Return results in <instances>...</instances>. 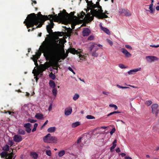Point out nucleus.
<instances>
[{"label":"nucleus","instance_id":"obj_17","mask_svg":"<svg viewBox=\"0 0 159 159\" xmlns=\"http://www.w3.org/2000/svg\"><path fill=\"white\" fill-rule=\"evenodd\" d=\"M61 11L58 14V16L57 14H55L54 15L53 17L55 19L58 20L62 19L63 15Z\"/></svg>","mask_w":159,"mask_h":159},{"label":"nucleus","instance_id":"obj_30","mask_svg":"<svg viewBox=\"0 0 159 159\" xmlns=\"http://www.w3.org/2000/svg\"><path fill=\"white\" fill-rule=\"evenodd\" d=\"M30 155L32 158L34 159H37L38 157V155L35 152H31Z\"/></svg>","mask_w":159,"mask_h":159},{"label":"nucleus","instance_id":"obj_11","mask_svg":"<svg viewBox=\"0 0 159 159\" xmlns=\"http://www.w3.org/2000/svg\"><path fill=\"white\" fill-rule=\"evenodd\" d=\"M13 140L14 141L17 143L20 142L22 140V138L20 135H15L13 137Z\"/></svg>","mask_w":159,"mask_h":159},{"label":"nucleus","instance_id":"obj_38","mask_svg":"<svg viewBox=\"0 0 159 159\" xmlns=\"http://www.w3.org/2000/svg\"><path fill=\"white\" fill-rule=\"evenodd\" d=\"M31 124L30 123H25L24 125V127L26 128L30 127L31 126Z\"/></svg>","mask_w":159,"mask_h":159},{"label":"nucleus","instance_id":"obj_40","mask_svg":"<svg viewBox=\"0 0 159 159\" xmlns=\"http://www.w3.org/2000/svg\"><path fill=\"white\" fill-rule=\"evenodd\" d=\"M109 107H114V108L115 110H117L118 108L117 107L116 105L111 104L109 105Z\"/></svg>","mask_w":159,"mask_h":159},{"label":"nucleus","instance_id":"obj_45","mask_svg":"<svg viewBox=\"0 0 159 159\" xmlns=\"http://www.w3.org/2000/svg\"><path fill=\"white\" fill-rule=\"evenodd\" d=\"M46 154L49 156H51V152L50 150H46Z\"/></svg>","mask_w":159,"mask_h":159},{"label":"nucleus","instance_id":"obj_54","mask_svg":"<svg viewBox=\"0 0 159 159\" xmlns=\"http://www.w3.org/2000/svg\"><path fill=\"white\" fill-rule=\"evenodd\" d=\"M68 69L69 70L72 72L74 74H75V72L72 69V68L70 67H69L68 68Z\"/></svg>","mask_w":159,"mask_h":159},{"label":"nucleus","instance_id":"obj_15","mask_svg":"<svg viewBox=\"0 0 159 159\" xmlns=\"http://www.w3.org/2000/svg\"><path fill=\"white\" fill-rule=\"evenodd\" d=\"M92 1H90L88 3V6L89 7H90L91 8V9H92V10H91V13H87V15H85V19H86L88 20H89V17H90L91 14H92L93 15H94L95 16L93 13L92 10H93V9L91 7H90L89 5V4Z\"/></svg>","mask_w":159,"mask_h":159},{"label":"nucleus","instance_id":"obj_39","mask_svg":"<svg viewBox=\"0 0 159 159\" xmlns=\"http://www.w3.org/2000/svg\"><path fill=\"white\" fill-rule=\"evenodd\" d=\"M27 121L29 122H30L31 123H34L36 122L37 120L34 119H32L30 118H28L27 120Z\"/></svg>","mask_w":159,"mask_h":159},{"label":"nucleus","instance_id":"obj_53","mask_svg":"<svg viewBox=\"0 0 159 159\" xmlns=\"http://www.w3.org/2000/svg\"><path fill=\"white\" fill-rule=\"evenodd\" d=\"M94 38V36L92 35H90L89 36L88 38V40H93Z\"/></svg>","mask_w":159,"mask_h":159},{"label":"nucleus","instance_id":"obj_51","mask_svg":"<svg viewBox=\"0 0 159 159\" xmlns=\"http://www.w3.org/2000/svg\"><path fill=\"white\" fill-rule=\"evenodd\" d=\"M116 131V129L115 128H113L111 131L110 132V133L111 135H112Z\"/></svg>","mask_w":159,"mask_h":159},{"label":"nucleus","instance_id":"obj_48","mask_svg":"<svg viewBox=\"0 0 159 159\" xmlns=\"http://www.w3.org/2000/svg\"><path fill=\"white\" fill-rule=\"evenodd\" d=\"M117 86L119 88L123 89H128V88H129V87H123L122 86H121L119 84H117Z\"/></svg>","mask_w":159,"mask_h":159},{"label":"nucleus","instance_id":"obj_35","mask_svg":"<svg viewBox=\"0 0 159 159\" xmlns=\"http://www.w3.org/2000/svg\"><path fill=\"white\" fill-rule=\"evenodd\" d=\"M65 153L64 150H61L58 152V156L59 157H62Z\"/></svg>","mask_w":159,"mask_h":159},{"label":"nucleus","instance_id":"obj_59","mask_svg":"<svg viewBox=\"0 0 159 159\" xmlns=\"http://www.w3.org/2000/svg\"><path fill=\"white\" fill-rule=\"evenodd\" d=\"M81 139L82 137H80L77 140V143H79L81 142Z\"/></svg>","mask_w":159,"mask_h":159},{"label":"nucleus","instance_id":"obj_22","mask_svg":"<svg viewBox=\"0 0 159 159\" xmlns=\"http://www.w3.org/2000/svg\"><path fill=\"white\" fill-rule=\"evenodd\" d=\"M35 117L38 119L41 120L43 118V115L41 113H37L35 115Z\"/></svg>","mask_w":159,"mask_h":159},{"label":"nucleus","instance_id":"obj_62","mask_svg":"<svg viewBox=\"0 0 159 159\" xmlns=\"http://www.w3.org/2000/svg\"><path fill=\"white\" fill-rule=\"evenodd\" d=\"M151 47H152L153 48H157L159 47V45H150Z\"/></svg>","mask_w":159,"mask_h":159},{"label":"nucleus","instance_id":"obj_20","mask_svg":"<svg viewBox=\"0 0 159 159\" xmlns=\"http://www.w3.org/2000/svg\"><path fill=\"white\" fill-rule=\"evenodd\" d=\"M122 12L126 16H129L131 15V13L130 12L127 10L123 9Z\"/></svg>","mask_w":159,"mask_h":159},{"label":"nucleus","instance_id":"obj_43","mask_svg":"<svg viewBox=\"0 0 159 159\" xmlns=\"http://www.w3.org/2000/svg\"><path fill=\"white\" fill-rule=\"evenodd\" d=\"M57 89L54 88L52 89V92L54 95H56L57 94Z\"/></svg>","mask_w":159,"mask_h":159},{"label":"nucleus","instance_id":"obj_46","mask_svg":"<svg viewBox=\"0 0 159 159\" xmlns=\"http://www.w3.org/2000/svg\"><path fill=\"white\" fill-rule=\"evenodd\" d=\"M152 102L151 100H148L145 103L146 105L148 106H150L152 103Z\"/></svg>","mask_w":159,"mask_h":159},{"label":"nucleus","instance_id":"obj_4","mask_svg":"<svg viewBox=\"0 0 159 159\" xmlns=\"http://www.w3.org/2000/svg\"><path fill=\"white\" fill-rule=\"evenodd\" d=\"M43 140L44 142L48 143H56L57 140L56 137L52 136L50 134H48L43 137Z\"/></svg>","mask_w":159,"mask_h":159},{"label":"nucleus","instance_id":"obj_28","mask_svg":"<svg viewBox=\"0 0 159 159\" xmlns=\"http://www.w3.org/2000/svg\"><path fill=\"white\" fill-rule=\"evenodd\" d=\"M56 128L55 127H51L48 129V131L50 133H52L56 131Z\"/></svg>","mask_w":159,"mask_h":159},{"label":"nucleus","instance_id":"obj_52","mask_svg":"<svg viewBox=\"0 0 159 159\" xmlns=\"http://www.w3.org/2000/svg\"><path fill=\"white\" fill-rule=\"evenodd\" d=\"M107 42L111 45V46H112V45H113V42H112V41H111V40H110V39H107Z\"/></svg>","mask_w":159,"mask_h":159},{"label":"nucleus","instance_id":"obj_19","mask_svg":"<svg viewBox=\"0 0 159 159\" xmlns=\"http://www.w3.org/2000/svg\"><path fill=\"white\" fill-rule=\"evenodd\" d=\"M72 109L71 108H66L65 111V114L66 116L70 115L72 112Z\"/></svg>","mask_w":159,"mask_h":159},{"label":"nucleus","instance_id":"obj_60","mask_svg":"<svg viewBox=\"0 0 159 159\" xmlns=\"http://www.w3.org/2000/svg\"><path fill=\"white\" fill-rule=\"evenodd\" d=\"M135 98H137V99L138 100L140 99H141L142 98L140 95H139L136 96V97Z\"/></svg>","mask_w":159,"mask_h":159},{"label":"nucleus","instance_id":"obj_58","mask_svg":"<svg viewBox=\"0 0 159 159\" xmlns=\"http://www.w3.org/2000/svg\"><path fill=\"white\" fill-rule=\"evenodd\" d=\"M52 103H51L49 105V106L48 108V110L49 111H50L52 110Z\"/></svg>","mask_w":159,"mask_h":159},{"label":"nucleus","instance_id":"obj_10","mask_svg":"<svg viewBox=\"0 0 159 159\" xmlns=\"http://www.w3.org/2000/svg\"><path fill=\"white\" fill-rule=\"evenodd\" d=\"M146 59L148 61H157L158 58L154 56H148L146 57Z\"/></svg>","mask_w":159,"mask_h":159},{"label":"nucleus","instance_id":"obj_12","mask_svg":"<svg viewBox=\"0 0 159 159\" xmlns=\"http://www.w3.org/2000/svg\"><path fill=\"white\" fill-rule=\"evenodd\" d=\"M121 52L125 55L127 57H130L131 56V54L124 48H122L121 49Z\"/></svg>","mask_w":159,"mask_h":159},{"label":"nucleus","instance_id":"obj_3","mask_svg":"<svg viewBox=\"0 0 159 159\" xmlns=\"http://www.w3.org/2000/svg\"><path fill=\"white\" fill-rule=\"evenodd\" d=\"M89 5V6L93 9V13L95 16V17L99 19H102L108 17L106 14H108L107 11H105L103 12L102 7L99 5V1L96 2L95 4H94L92 2H91Z\"/></svg>","mask_w":159,"mask_h":159},{"label":"nucleus","instance_id":"obj_56","mask_svg":"<svg viewBox=\"0 0 159 159\" xmlns=\"http://www.w3.org/2000/svg\"><path fill=\"white\" fill-rule=\"evenodd\" d=\"M125 47L128 49L131 50L132 49V47L129 45H125Z\"/></svg>","mask_w":159,"mask_h":159},{"label":"nucleus","instance_id":"obj_2","mask_svg":"<svg viewBox=\"0 0 159 159\" xmlns=\"http://www.w3.org/2000/svg\"><path fill=\"white\" fill-rule=\"evenodd\" d=\"M50 16H47L43 15L41 12H39L37 14L34 13H32L28 15L24 22V24H25L27 28L32 27L34 25H37L39 24V20H49Z\"/></svg>","mask_w":159,"mask_h":159},{"label":"nucleus","instance_id":"obj_55","mask_svg":"<svg viewBox=\"0 0 159 159\" xmlns=\"http://www.w3.org/2000/svg\"><path fill=\"white\" fill-rule=\"evenodd\" d=\"M26 131L28 133H29L31 132V129L30 128V127L26 128Z\"/></svg>","mask_w":159,"mask_h":159},{"label":"nucleus","instance_id":"obj_61","mask_svg":"<svg viewBox=\"0 0 159 159\" xmlns=\"http://www.w3.org/2000/svg\"><path fill=\"white\" fill-rule=\"evenodd\" d=\"M93 16H90V17H89V20H90V21H91L93 20V18H94L93 17H94V15H93Z\"/></svg>","mask_w":159,"mask_h":159},{"label":"nucleus","instance_id":"obj_8","mask_svg":"<svg viewBox=\"0 0 159 159\" xmlns=\"http://www.w3.org/2000/svg\"><path fill=\"white\" fill-rule=\"evenodd\" d=\"M158 106L157 104H153L152 105V111L153 114H155L156 116H157L159 112Z\"/></svg>","mask_w":159,"mask_h":159},{"label":"nucleus","instance_id":"obj_50","mask_svg":"<svg viewBox=\"0 0 159 159\" xmlns=\"http://www.w3.org/2000/svg\"><path fill=\"white\" fill-rule=\"evenodd\" d=\"M119 66L121 69L126 68V67L123 64H120L119 65Z\"/></svg>","mask_w":159,"mask_h":159},{"label":"nucleus","instance_id":"obj_37","mask_svg":"<svg viewBox=\"0 0 159 159\" xmlns=\"http://www.w3.org/2000/svg\"><path fill=\"white\" fill-rule=\"evenodd\" d=\"M49 77L50 78L53 80H54L56 78L55 75L52 72L49 75Z\"/></svg>","mask_w":159,"mask_h":159},{"label":"nucleus","instance_id":"obj_14","mask_svg":"<svg viewBox=\"0 0 159 159\" xmlns=\"http://www.w3.org/2000/svg\"><path fill=\"white\" fill-rule=\"evenodd\" d=\"M61 13H62L63 15L62 19H67L69 17V14L66 12V10L65 9H63L62 12Z\"/></svg>","mask_w":159,"mask_h":159},{"label":"nucleus","instance_id":"obj_7","mask_svg":"<svg viewBox=\"0 0 159 159\" xmlns=\"http://www.w3.org/2000/svg\"><path fill=\"white\" fill-rule=\"evenodd\" d=\"M102 47V46L100 44H97L93 43L89 47V49L90 51H92L93 50L96 51L100 48H101Z\"/></svg>","mask_w":159,"mask_h":159},{"label":"nucleus","instance_id":"obj_5","mask_svg":"<svg viewBox=\"0 0 159 159\" xmlns=\"http://www.w3.org/2000/svg\"><path fill=\"white\" fill-rule=\"evenodd\" d=\"M49 16H50V19L49 20H50V23L47 25L46 29L47 32L50 34L52 32V29L53 27L54 23L53 22V20L51 19V18H52L53 17L52 15H49Z\"/></svg>","mask_w":159,"mask_h":159},{"label":"nucleus","instance_id":"obj_16","mask_svg":"<svg viewBox=\"0 0 159 159\" xmlns=\"http://www.w3.org/2000/svg\"><path fill=\"white\" fill-rule=\"evenodd\" d=\"M141 69V68L135 69L130 70L129 71H128V73L129 75H132L134 74V73L139 71H140Z\"/></svg>","mask_w":159,"mask_h":159},{"label":"nucleus","instance_id":"obj_41","mask_svg":"<svg viewBox=\"0 0 159 159\" xmlns=\"http://www.w3.org/2000/svg\"><path fill=\"white\" fill-rule=\"evenodd\" d=\"M64 34V33L63 32H57V35L58 36H62Z\"/></svg>","mask_w":159,"mask_h":159},{"label":"nucleus","instance_id":"obj_47","mask_svg":"<svg viewBox=\"0 0 159 159\" xmlns=\"http://www.w3.org/2000/svg\"><path fill=\"white\" fill-rule=\"evenodd\" d=\"M79 97V95L77 94H75L73 97V99H77Z\"/></svg>","mask_w":159,"mask_h":159},{"label":"nucleus","instance_id":"obj_63","mask_svg":"<svg viewBox=\"0 0 159 159\" xmlns=\"http://www.w3.org/2000/svg\"><path fill=\"white\" fill-rule=\"evenodd\" d=\"M116 113V112L115 111H114V112H111L108 115H107V116H110L111 115L113 114H115Z\"/></svg>","mask_w":159,"mask_h":159},{"label":"nucleus","instance_id":"obj_36","mask_svg":"<svg viewBox=\"0 0 159 159\" xmlns=\"http://www.w3.org/2000/svg\"><path fill=\"white\" fill-rule=\"evenodd\" d=\"M96 51L93 50L91 52H92V55L93 56L97 57L98 56V54L96 52Z\"/></svg>","mask_w":159,"mask_h":159},{"label":"nucleus","instance_id":"obj_27","mask_svg":"<svg viewBox=\"0 0 159 159\" xmlns=\"http://www.w3.org/2000/svg\"><path fill=\"white\" fill-rule=\"evenodd\" d=\"M8 153L5 151H3L1 153V156L2 157V158H6V157H7L8 155Z\"/></svg>","mask_w":159,"mask_h":159},{"label":"nucleus","instance_id":"obj_29","mask_svg":"<svg viewBox=\"0 0 159 159\" xmlns=\"http://www.w3.org/2000/svg\"><path fill=\"white\" fill-rule=\"evenodd\" d=\"M49 86L52 88H54L56 86V84L54 81L52 80H50L49 82Z\"/></svg>","mask_w":159,"mask_h":159},{"label":"nucleus","instance_id":"obj_18","mask_svg":"<svg viewBox=\"0 0 159 159\" xmlns=\"http://www.w3.org/2000/svg\"><path fill=\"white\" fill-rule=\"evenodd\" d=\"M46 20V19L39 20V24H38L37 25H38L36 27V28H38L41 27L44 24L45 21H46V20Z\"/></svg>","mask_w":159,"mask_h":159},{"label":"nucleus","instance_id":"obj_64","mask_svg":"<svg viewBox=\"0 0 159 159\" xmlns=\"http://www.w3.org/2000/svg\"><path fill=\"white\" fill-rule=\"evenodd\" d=\"M48 122V120H47L45 122V123H44V124H43V125H42V127H43L44 126H45L47 124V123Z\"/></svg>","mask_w":159,"mask_h":159},{"label":"nucleus","instance_id":"obj_42","mask_svg":"<svg viewBox=\"0 0 159 159\" xmlns=\"http://www.w3.org/2000/svg\"><path fill=\"white\" fill-rule=\"evenodd\" d=\"M86 118L88 119H95V117L91 115H87L86 116Z\"/></svg>","mask_w":159,"mask_h":159},{"label":"nucleus","instance_id":"obj_9","mask_svg":"<svg viewBox=\"0 0 159 159\" xmlns=\"http://www.w3.org/2000/svg\"><path fill=\"white\" fill-rule=\"evenodd\" d=\"M49 64L46 62L44 64H40V73H42L43 71L45 70L48 67H49Z\"/></svg>","mask_w":159,"mask_h":159},{"label":"nucleus","instance_id":"obj_26","mask_svg":"<svg viewBox=\"0 0 159 159\" xmlns=\"http://www.w3.org/2000/svg\"><path fill=\"white\" fill-rule=\"evenodd\" d=\"M70 19L72 22H74L75 23L77 22L78 20V17L74 15L72 17H70Z\"/></svg>","mask_w":159,"mask_h":159},{"label":"nucleus","instance_id":"obj_6","mask_svg":"<svg viewBox=\"0 0 159 159\" xmlns=\"http://www.w3.org/2000/svg\"><path fill=\"white\" fill-rule=\"evenodd\" d=\"M68 50L69 52L73 54H76L79 56V57L81 58L80 59L83 60V59L84 58V56L82 55L80 52L78 51L77 50H76L74 48H69Z\"/></svg>","mask_w":159,"mask_h":159},{"label":"nucleus","instance_id":"obj_24","mask_svg":"<svg viewBox=\"0 0 159 159\" xmlns=\"http://www.w3.org/2000/svg\"><path fill=\"white\" fill-rule=\"evenodd\" d=\"M117 143V140H115L113 142V145L110 148V151L111 152H112L113 151V149L115 148L116 146V143Z\"/></svg>","mask_w":159,"mask_h":159},{"label":"nucleus","instance_id":"obj_57","mask_svg":"<svg viewBox=\"0 0 159 159\" xmlns=\"http://www.w3.org/2000/svg\"><path fill=\"white\" fill-rule=\"evenodd\" d=\"M75 12H71L69 14V16L70 15L71 16V17H72L74 14ZM70 18V17L69 16V17L68 18Z\"/></svg>","mask_w":159,"mask_h":159},{"label":"nucleus","instance_id":"obj_23","mask_svg":"<svg viewBox=\"0 0 159 159\" xmlns=\"http://www.w3.org/2000/svg\"><path fill=\"white\" fill-rule=\"evenodd\" d=\"M85 14L83 11L81 12L80 16V15H78L79 19H84L85 18Z\"/></svg>","mask_w":159,"mask_h":159},{"label":"nucleus","instance_id":"obj_1","mask_svg":"<svg viewBox=\"0 0 159 159\" xmlns=\"http://www.w3.org/2000/svg\"><path fill=\"white\" fill-rule=\"evenodd\" d=\"M40 52H36L35 55H33L31 59L35 60V62L41 55V52H43L44 56L49 60H57L60 59L61 52L58 44L56 43H49L47 42L43 41L39 48Z\"/></svg>","mask_w":159,"mask_h":159},{"label":"nucleus","instance_id":"obj_13","mask_svg":"<svg viewBox=\"0 0 159 159\" xmlns=\"http://www.w3.org/2000/svg\"><path fill=\"white\" fill-rule=\"evenodd\" d=\"M90 33V31L88 28H84L82 31L83 35L84 37L88 36Z\"/></svg>","mask_w":159,"mask_h":159},{"label":"nucleus","instance_id":"obj_44","mask_svg":"<svg viewBox=\"0 0 159 159\" xmlns=\"http://www.w3.org/2000/svg\"><path fill=\"white\" fill-rule=\"evenodd\" d=\"M14 143L13 142L12 140H8V144L10 146H11L12 145H13Z\"/></svg>","mask_w":159,"mask_h":159},{"label":"nucleus","instance_id":"obj_49","mask_svg":"<svg viewBox=\"0 0 159 159\" xmlns=\"http://www.w3.org/2000/svg\"><path fill=\"white\" fill-rule=\"evenodd\" d=\"M72 22L73 23L71 24V27L73 29H74L75 25L77 24V22L75 23L74 22Z\"/></svg>","mask_w":159,"mask_h":159},{"label":"nucleus","instance_id":"obj_32","mask_svg":"<svg viewBox=\"0 0 159 159\" xmlns=\"http://www.w3.org/2000/svg\"><path fill=\"white\" fill-rule=\"evenodd\" d=\"M153 3H151L149 6V9L151 13H153L155 11V9L153 8Z\"/></svg>","mask_w":159,"mask_h":159},{"label":"nucleus","instance_id":"obj_34","mask_svg":"<svg viewBox=\"0 0 159 159\" xmlns=\"http://www.w3.org/2000/svg\"><path fill=\"white\" fill-rule=\"evenodd\" d=\"M13 155L14 154L12 152L10 154H8L7 157H6V159H12L13 157ZM14 159V158L13 159Z\"/></svg>","mask_w":159,"mask_h":159},{"label":"nucleus","instance_id":"obj_31","mask_svg":"<svg viewBox=\"0 0 159 159\" xmlns=\"http://www.w3.org/2000/svg\"><path fill=\"white\" fill-rule=\"evenodd\" d=\"M80 125V123L79 121H77L72 124V127L74 128Z\"/></svg>","mask_w":159,"mask_h":159},{"label":"nucleus","instance_id":"obj_33","mask_svg":"<svg viewBox=\"0 0 159 159\" xmlns=\"http://www.w3.org/2000/svg\"><path fill=\"white\" fill-rule=\"evenodd\" d=\"M2 150L6 151H9V146L7 144L6 145L3 147Z\"/></svg>","mask_w":159,"mask_h":159},{"label":"nucleus","instance_id":"obj_25","mask_svg":"<svg viewBox=\"0 0 159 159\" xmlns=\"http://www.w3.org/2000/svg\"><path fill=\"white\" fill-rule=\"evenodd\" d=\"M101 29L108 34H110V32L109 30L107 28L101 26Z\"/></svg>","mask_w":159,"mask_h":159},{"label":"nucleus","instance_id":"obj_21","mask_svg":"<svg viewBox=\"0 0 159 159\" xmlns=\"http://www.w3.org/2000/svg\"><path fill=\"white\" fill-rule=\"evenodd\" d=\"M17 133L20 135H24L25 134V131L24 129L19 128L17 131Z\"/></svg>","mask_w":159,"mask_h":159}]
</instances>
